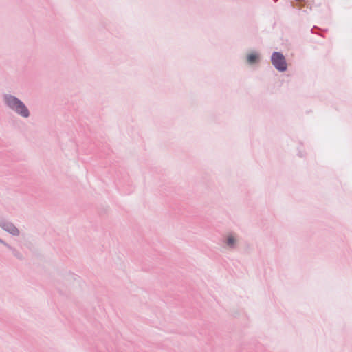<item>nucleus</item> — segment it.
Returning <instances> with one entry per match:
<instances>
[{
    "instance_id": "2",
    "label": "nucleus",
    "mask_w": 352,
    "mask_h": 352,
    "mask_svg": "<svg viewBox=\"0 0 352 352\" xmlns=\"http://www.w3.org/2000/svg\"><path fill=\"white\" fill-rule=\"evenodd\" d=\"M270 60L272 65L278 72L283 73L287 70V62L282 52H273L270 57Z\"/></svg>"
},
{
    "instance_id": "10",
    "label": "nucleus",
    "mask_w": 352,
    "mask_h": 352,
    "mask_svg": "<svg viewBox=\"0 0 352 352\" xmlns=\"http://www.w3.org/2000/svg\"><path fill=\"white\" fill-rule=\"evenodd\" d=\"M298 155L300 157H302L304 156V155H303V154H302V153L300 151H298Z\"/></svg>"
},
{
    "instance_id": "8",
    "label": "nucleus",
    "mask_w": 352,
    "mask_h": 352,
    "mask_svg": "<svg viewBox=\"0 0 352 352\" xmlns=\"http://www.w3.org/2000/svg\"><path fill=\"white\" fill-rule=\"evenodd\" d=\"M254 347L255 352H260L263 349V346L260 343H254Z\"/></svg>"
},
{
    "instance_id": "9",
    "label": "nucleus",
    "mask_w": 352,
    "mask_h": 352,
    "mask_svg": "<svg viewBox=\"0 0 352 352\" xmlns=\"http://www.w3.org/2000/svg\"><path fill=\"white\" fill-rule=\"evenodd\" d=\"M0 243L3 244L6 248H10V245H9L8 243H6L5 241H3L1 238H0Z\"/></svg>"
},
{
    "instance_id": "7",
    "label": "nucleus",
    "mask_w": 352,
    "mask_h": 352,
    "mask_svg": "<svg viewBox=\"0 0 352 352\" xmlns=\"http://www.w3.org/2000/svg\"><path fill=\"white\" fill-rule=\"evenodd\" d=\"M327 31V30L325 29V30H322V32L325 33ZM311 32L312 34H316L321 35L322 36H324V34L320 33V32H322V30L320 28H318V26L314 25L311 28Z\"/></svg>"
},
{
    "instance_id": "1",
    "label": "nucleus",
    "mask_w": 352,
    "mask_h": 352,
    "mask_svg": "<svg viewBox=\"0 0 352 352\" xmlns=\"http://www.w3.org/2000/svg\"><path fill=\"white\" fill-rule=\"evenodd\" d=\"M3 101L6 107L14 111L22 118H28L30 116V111L26 104L16 96L5 94Z\"/></svg>"
},
{
    "instance_id": "11",
    "label": "nucleus",
    "mask_w": 352,
    "mask_h": 352,
    "mask_svg": "<svg viewBox=\"0 0 352 352\" xmlns=\"http://www.w3.org/2000/svg\"><path fill=\"white\" fill-rule=\"evenodd\" d=\"M73 276H74V279L76 280V276H77L76 275H74L73 274Z\"/></svg>"
},
{
    "instance_id": "4",
    "label": "nucleus",
    "mask_w": 352,
    "mask_h": 352,
    "mask_svg": "<svg viewBox=\"0 0 352 352\" xmlns=\"http://www.w3.org/2000/svg\"><path fill=\"white\" fill-rule=\"evenodd\" d=\"M237 241L236 234L233 232L228 233L223 238V243L230 249H234L236 247Z\"/></svg>"
},
{
    "instance_id": "6",
    "label": "nucleus",
    "mask_w": 352,
    "mask_h": 352,
    "mask_svg": "<svg viewBox=\"0 0 352 352\" xmlns=\"http://www.w3.org/2000/svg\"><path fill=\"white\" fill-rule=\"evenodd\" d=\"M10 250L13 254V255L19 260H22L23 258V254L17 250L15 248H13L10 245V248H8Z\"/></svg>"
},
{
    "instance_id": "3",
    "label": "nucleus",
    "mask_w": 352,
    "mask_h": 352,
    "mask_svg": "<svg viewBox=\"0 0 352 352\" xmlns=\"http://www.w3.org/2000/svg\"><path fill=\"white\" fill-rule=\"evenodd\" d=\"M0 227L12 236H17L19 235V230L10 221L4 219H0Z\"/></svg>"
},
{
    "instance_id": "12",
    "label": "nucleus",
    "mask_w": 352,
    "mask_h": 352,
    "mask_svg": "<svg viewBox=\"0 0 352 352\" xmlns=\"http://www.w3.org/2000/svg\"><path fill=\"white\" fill-rule=\"evenodd\" d=\"M273 1H274V2H276V1H278V0H273Z\"/></svg>"
},
{
    "instance_id": "5",
    "label": "nucleus",
    "mask_w": 352,
    "mask_h": 352,
    "mask_svg": "<svg viewBox=\"0 0 352 352\" xmlns=\"http://www.w3.org/2000/svg\"><path fill=\"white\" fill-rule=\"evenodd\" d=\"M246 59L250 65H254L259 63L261 55L258 52L253 51L247 54Z\"/></svg>"
}]
</instances>
